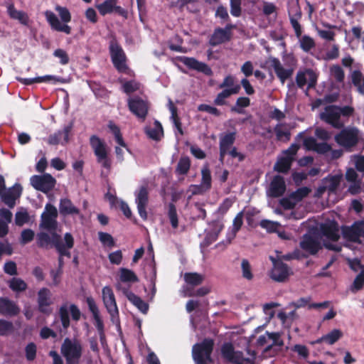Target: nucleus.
<instances>
[{
	"mask_svg": "<svg viewBox=\"0 0 364 364\" xmlns=\"http://www.w3.org/2000/svg\"><path fill=\"white\" fill-rule=\"evenodd\" d=\"M50 235L41 232L37 235V245L38 247L48 249L54 247L58 254L66 255L70 258L71 254L70 250L74 246V238L73 235L67 232L64 235L63 240L61 236L56 232H50Z\"/></svg>",
	"mask_w": 364,
	"mask_h": 364,
	"instance_id": "nucleus-1",
	"label": "nucleus"
},
{
	"mask_svg": "<svg viewBox=\"0 0 364 364\" xmlns=\"http://www.w3.org/2000/svg\"><path fill=\"white\" fill-rule=\"evenodd\" d=\"M55 11L63 23H61L58 16L51 11L47 10L45 11L44 15L46 21L49 23L51 28L58 32H63L68 35L71 33V27L67 23L71 21V14L66 7L61 6H56Z\"/></svg>",
	"mask_w": 364,
	"mask_h": 364,
	"instance_id": "nucleus-2",
	"label": "nucleus"
},
{
	"mask_svg": "<svg viewBox=\"0 0 364 364\" xmlns=\"http://www.w3.org/2000/svg\"><path fill=\"white\" fill-rule=\"evenodd\" d=\"M60 352L66 360V364H79L82 355V346L77 339L66 338L60 347Z\"/></svg>",
	"mask_w": 364,
	"mask_h": 364,
	"instance_id": "nucleus-3",
	"label": "nucleus"
},
{
	"mask_svg": "<svg viewBox=\"0 0 364 364\" xmlns=\"http://www.w3.org/2000/svg\"><path fill=\"white\" fill-rule=\"evenodd\" d=\"M213 346L214 341L210 338H205L201 343H196L192 348V356L196 364L212 363Z\"/></svg>",
	"mask_w": 364,
	"mask_h": 364,
	"instance_id": "nucleus-4",
	"label": "nucleus"
},
{
	"mask_svg": "<svg viewBox=\"0 0 364 364\" xmlns=\"http://www.w3.org/2000/svg\"><path fill=\"white\" fill-rule=\"evenodd\" d=\"M223 357L228 362L233 364H254L255 353L254 351H248L249 357L244 358L240 351H235L232 345L230 343H225L221 348Z\"/></svg>",
	"mask_w": 364,
	"mask_h": 364,
	"instance_id": "nucleus-5",
	"label": "nucleus"
},
{
	"mask_svg": "<svg viewBox=\"0 0 364 364\" xmlns=\"http://www.w3.org/2000/svg\"><path fill=\"white\" fill-rule=\"evenodd\" d=\"M90 143L93 151L97 156V161L105 168H110L111 161L108 158L107 147L104 141L97 136L92 135L90 138Z\"/></svg>",
	"mask_w": 364,
	"mask_h": 364,
	"instance_id": "nucleus-6",
	"label": "nucleus"
},
{
	"mask_svg": "<svg viewBox=\"0 0 364 364\" xmlns=\"http://www.w3.org/2000/svg\"><path fill=\"white\" fill-rule=\"evenodd\" d=\"M295 157L296 143H293L288 149L284 151L282 155L278 157L274 166V169L280 173L288 172Z\"/></svg>",
	"mask_w": 364,
	"mask_h": 364,
	"instance_id": "nucleus-7",
	"label": "nucleus"
},
{
	"mask_svg": "<svg viewBox=\"0 0 364 364\" xmlns=\"http://www.w3.org/2000/svg\"><path fill=\"white\" fill-rule=\"evenodd\" d=\"M57 218V208L54 205L48 203L45 207V212L41 215L40 226L49 232H55L58 227Z\"/></svg>",
	"mask_w": 364,
	"mask_h": 364,
	"instance_id": "nucleus-8",
	"label": "nucleus"
},
{
	"mask_svg": "<svg viewBox=\"0 0 364 364\" xmlns=\"http://www.w3.org/2000/svg\"><path fill=\"white\" fill-rule=\"evenodd\" d=\"M149 186L147 183L141 185L134 192L135 203L137 205V210L140 217L146 220L148 218L146 208L149 204Z\"/></svg>",
	"mask_w": 364,
	"mask_h": 364,
	"instance_id": "nucleus-9",
	"label": "nucleus"
},
{
	"mask_svg": "<svg viewBox=\"0 0 364 364\" xmlns=\"http://www.w3.org/2000/svg\"><path fill=\"white\" fill-rule=\"evenodd\" d=\"M257 343L259 346L264 347V352L271 350L276 351L279 348L283 346V341L279 333L266 332L259 336Z\"/></svg>",
	"mask_w": 364,
	"mask_h": 364,
	"instance_id": "nucleus-10",
	"label": "nucleus"
},
{
	"mask_svg": "<svg viewBox=\"0 0 364 364\" xmlns=\"http://www.w3.org/2000/svg\"><path fill=\"white\" fill-rule=\"evenodd\" d=\"M102 293L104 305L111 316V320L115 323L118 320L119 310L114 292L109 287L106 286L102 289Z\"/></svg>",
	"mask_w": 364,
	"mask_h": 364,
	"instance_id": "nucleus-11",
	"label": "nucleus"
},
{
	"mask_svg": "<svg viewBox=\"0 0 364 364\" xmlns=\"http://www.w3.org/2000/svg\"><path fill=\"white\" fill-rule=\"evenodd\" d=\"M335 141L345 148L355 146L358 142V131L355 128L344 129L335 136Z\"/></svg>",
	"mask_w": 364,
	"mask_h": 364,
	"instance_id": "nucleus-12",
	"label": "nucleus"
},
{
	"mask_svg": "<svg viewBox=\"0 0 364 364\" xmlns=\"http://www.w3.org/2000/svg\"><path fill=\"white\" fill-rule=\"evenodd\" d=\"M111 58L114 67L120 72H124L127 69L126 56L118 43L112 40L109 44Z\"/></svg>",
	"mask_w": 364,
	"mask_h": 364,
	"instance_id": "nucleus-13",
	"label": "nucleus"
},
{
	"mask_svg": "<svg viewBox=\"0 0 364 364\" xmlns=\"http://www.w3.org/2000/svg\"><path fill=\"white\" fill-rule=\"evenodd\" d=\"M55 179L50 174L46 173L42 176H33L31 178V184L36 190L43 193L51 191L55 184Z\"/></svg>",
	"mask_w": 364,
	"mask_h": 364,
	"instance_id": "nucleus-14",
	"label": "nucleus"
},
{
	"mask_svg": "<svg viewBox=\"0 0 364 364\" xmlns=\"http://www.w3.org/2000/svg\"><path fill=\"white\" fill-rule=\"evenodd\" d=\"M235 28V25L228 23L223 28H215L210 38L209 43L212 46H216L218 45L229 41L232 36L231 31Z\"/></svg>",
	"mask_w": 364,
	"mask_h": 364,
	"instance_id": "nucleus-15",
	"label": "nucleus"
},
{
	"mask_svg": "<svg viewBox=\"0 0 364 364\" xmlns=\"http://www.w3.org/2000/svg\"><path fill=\"white\" fill-rule=\"evenodd\" d=\"M118 0H104L103 2L96 5L100 14L105 16L107 14L115 13L124 18L127 17V11L117 5Z\"/></svg>",
	"mask_w": 364,
	"mask_h": 364,
	"instance_id": "nucleus-16",
	"label": "nucleus"
},
{
	"mask_svg": "<svg viewBox=\"0 0 364 364\" xmlns=\"http://www.w3.org/2000/svg\"><path fill=\"white\" fill-rule=\"evenodd\" d=\"M128 107L129 110L138 118L144 119L148 112L147 102L138 96L128 99Z\"/></svg>",
	"mask_w": 364,
	"mask_h": 364,
	"instance_id": "nucleus-17",
	"label": "nucleus"
},
{
	"mask_svg": "<svg viewBox=\"0 0 364 364\" xmlns=\"http://www.w3.org/2000/svg\"><path fill=\"white\" fill-rule=\"evenodd\" d=\"M269 259L273 264L270 277L276 282H284L289 275V267L273 256H269Z\"/></svg>",
	"mask_w": 364,
	"mask_h": 364,
	"instance_id": "nucleus-18",
	"label": "nucleus"
},
{
	"mask_svg": "<svg viewBox=\"0 0 364 364\" xmlns=\"http://www.w3.org/2000/svg\"><path fill=\"white\" fill-rule=\"evenodd\" d=\"M338 107L329 105L325 108V111L321 114V119L331 124L334 128L341 129L343 124L340 121Z\"/></svg>",
	"mask_w": 364,
	"mask_h": 364,
	"instance_id": "nucleus-19",
	"label": "nucleus"
},
{
	"mask_svg": "<svg viewBox=\"0 0 364 364\" xmlns=\"http://www.w3.org/2000/svg\"><path fill=\"white\" fill-rule=\"evenodd\" d=\"M342 233L348 241H358L360 237H364V220L355 222L350 227H343Z\"/></svg>",
	"mask_w": 364,
	"mask_h": 364,
	"instance_id": "nucleus-20",
	"label": "nucleus"
},
{
	"mask_svg": "<svg viewBox=\"0 0 364 364\" xmlns=\"http://www.w3.org/2000/svg\"><path fill=\"white\" fill-rule=\"evenodd\" d=\"M116 289L119 291H122V293L126 296L127 299L132 303L143 314H146L149 309V305L140 297L130 291L128 288L122 286L120 282H118L115 285Z\"/></svg>",
	"mask_w": 364,
	"mask_h": 364,
	"instance_id": "nucleus-21",
	"label": "nucleus"
},
{
	"mask_svg": "<svg viewBox=\"0 0 364 364\" xmlns=\"http://www.w3.org/2000/svg\"><path fill=\"white\" fill-rule=\"evenodd\" d=\"M285 191L286 183L284 178L277 175L273 177L267 189V196L272 198H278L282 196Z\"/></svg>",
	"mask_w": 364,
	"mask_h": 364,
	"instance_id": "nucleus-22",
	"label": "nucleus"
},
{
	"mask_svg": "<svg viewBox=\"0 0 364 364\" xmlns=\"http://www.w3.org/2000/svg\"><path fill=\"white\" fill-rule=\"evenodd\" d=\"M21 191V186L16 184L12 188L2 191L0 193V197L6 205L10 208H13L16 205V200L20 197Z\"/></svg>",
	"mask_w": 364,
	"mask_h": 364,
	"instance_id": "nucleus-23",
	"label": "nucleus"
},
{
	"mask_svg": "<svg viewBox=\"0 0 364 364\" xmlns=\"http://www.w3.org/2000/svg\"><path fill=\"white\" fill-rule=\"evenodd\" d=\"M320 231L322 235L331 241L336 242L340 238L338 224L335 220L322 223L320 225Z\"/></svg>",
	"mask_w": 364,
	"mask_h": 364,
	"instance_id": "nucleus-24",
	"label": "nucleus"
},
{
	"mask_svg": "<svg viewBox=\"0 0 364 364\" xmlns=\"http://www.w3.org/2000/svg\"><path fill=\"white\" fill-rule=\"evenodd\" d=\"M236 132H230L220 136V161L223 162L225 156L228 154V151H230L233 146V144L235 141Z\"/></svg>",
	"mask_w": 364,
	"mask_h": 364,
	"instance_id": "nucleus-25",
	"label": "nucleus"
},
{
	"mask_svg": "<svg viewBox=\"0 0 364 364\" xmlns=\"http://www.w3.org/2000/svg\"><path fill=\"white\" fill-rule=\"evenodd\" d=\"M267 65L274 70L277 77L284 82L293 74L292 68L285 69L282 67L280 61L275 58H269L266 61Z\"/></svg>",
	"mask_w": 364,
	"mask_h": 364,
	"instance_id": "nucleus-26",
	"label": "nucleus"
},
{
	"mask_svg": "<svg viewBox=\"0 0 364 364\" xmlns=\"http://www.w3.org/2000/svg\"><path fill=\"white\" fill-rule=\"evenodd\" d=\"M181 62L190 69L197 70L210 76L213 74L211 68L205 63L200 62L193 58L181 57Z\"/></svg>",
	"mask_w": 364,
	"mask_h": 364,
	"instance_id": "nucleus-27",
	"label": "nucleus"
},
{
	"mask_svg": "<svg viewBox=\"0 0 364 364\" xmlns=\"http://www.w3.org/2000/svg\"><path fill=\"white\" fill-rule=\"evenodd\" d=\"M52 304L51 292L47 288H42L38 292V309L43 314H50L49 306Z\"/></svg>",
	"mask_w": 364,
	"mask_h": 364,
	"instance_id": "nucleus-28",
	"label": "nucleus"
},
{
	"mask_svg": "<svg viewBox=\"0 0 364 364\" xmlns=\"http://www.w3.org/2000/svg\"><path fill=\"white\" fill-rule=\"evenodd\" d=\"M72 128V124H70L65 127L63 130H59L53 134L50 135L48 139V143L50 145L67 144L69 141V134Z\"/></svg>",
	"mask_w": 364,
	"mask_h": 364,
	"instance_id": "nucleus-29",
	"label": "nucleus"
},
{
	"mask_svg": "<svg viewBox=\"0 0 364 364\" xmlns=\"http://www.w3.org/2000/svg\"><path fill=\"white\" fill-rule=\"evenodd\" d=\"M301 247L311 255H316L322 247L321 242L315 237L305 235L301 242Z\"/></svg>",
	"mask_w": 364,
	"mask_h": 364,
	"instance_id": "nucleus-30",
	"label": "nucleus"
},
{
	"mask_svg": "<svg viewBox=\"0 0 364 364\" xmlns=\"http://www.w3.org/2000/svg\"><path fill=\"white\" fill-rule=\"evenodd\" d=\"M59 212L63 216H75L80 214L79 208L75 207L73 202L67 198L60 200Z\"/></svg>",
	"mask_w": 364,
	"mask_h": 364,
	"instance_id": "nucleus-31",
	"label": "nucleus"
},
{
	"mask_svg": "<svg viewBox=\"0 0 364 364\" xmlns=\"http://www.w3.org/2000/svg\"><path fill=\"white\" fill-rule=\"evenodd\" d=\"M20 312L19 307L13 301L6 298H0V314L14 316Z\"/></svg>",
	"mask_w": 364,
	"mask_h": 364,
	"instance_id": "nucleus-32",
	"label": "nucleus"
},
{
	"mask_svg": "<svg viewBox=\"0 0 364 364\" xmlns=\"http://www.w3.org/2000/svg\"><path fill=\"white\" fill-rule=\"evenodd\" d=\"M89 310L92 312L93 318L95 320V325L98 332L104 331L103 321L100 316V311L92 297H87L86 299Z\"/></svg>",
	"mask_w": 364,
	"mask_h": 364,
	"instance_id": "nucleus-33",
	"label": "nucleus"
},
{
	"mask_svg": "<svg viewBox=\"0 0 364 364\" xmlns=\"http://www.w3.org/2000/svg\"><path fill=\"white\" fill-rule=\"evenodd\" d=\"M343 336V333L339 329H333L328 333L321 336V338L316 339V341L311 342V344H319L323 342L328 344L333 345L336 342H337L341 337Z\"/></svg>",
	"mask_w": 364,
	"mask_h": 364,
	"instance_id": "nucleus-34",
	"label": "nucleus"
},
{
	"mask_svg": "<svg viewBox=\"0 0 364 364\" xmlns=\"http://www.w3.org/2000/svg\"><path fill=\"white\" fill-rule=\"evenodd\" d=\"M277 139L287 142L291 137V127L286 124H279L274 127Z\"/></svg>",
	"mask_w": 364,
	"mask_h": 364,
	"instance_id": "nucleus-35",
	"label": "nucleus"
},
{
	"mask_svg": "<svg viewBox=\"0 0 364 364\" xmlns=\"http://www.w3.org/2000/svg\"><path fill=\"white\" fill-rule=\"evenodd\" d=\"M238 93V90L237 87L232 88L231 90H223L220 92H219L215 98L214 99L213 103L217 106H223L228 105L227 99L229 98L231 95H235Z\"/></svg>",
	"mask_w": 364,
	"mask_h": 364,
	"instance_id": "nucleus-36",
	"label": "nucleus"
},
{
	"mask_svg": "<svg viewBox=\"0 0 364 364\" xmlns=\"http://www.w3.org/2000/svg\"><path fill=\"white\" fill-rule=\"evenodd\" d=\"M311 297L301 298L297 300V309L307 306L309 309H326L329 306L330 301H325L321 303H310Z\"/></svg>",
	"mask_w": 364,
	"mask_h": 364,
	"instance_id": "nucleus-37",
	"label": "nucleus"
},
{
	"mask_svg": "<svg viewBox=\"0 0 364 364\" xmlns=\"http://www.w3.org/2000/svg\"><path fill=\"white\" fill-rule=\"evenodd\" d=\"M202 181L200 187L198 188V191H194L193 193H198L203 191L209 190L211 187V175L210 171L208 166H204L201 170Z\"/></svg>",
	"mask_w": 364,
	"mask_h": 364,
	"instance_id": "nucleus-38",
	"label": "nucleus"
},
{
	"mask_svg": "<svg viewBox=\"0 0 364 364\" xmlns=\"http://www.w3.org/2000/svg\"><path fill=\"white\" fill-rule=\"evenodd\" d=\"M146 133L149 138L159 141L164 135V131L161 123L155 121L153 127H149L146 129Z\"/></svg>",
	"mask_w": 364,
	"mask_h": 364,
	"instance_id": "nucleus-39",
	"label": "nucleus"
},
{
	"mask_svg": "<svg viewBox=\"0 0 364 364\" xmlns=\"http://www.w3.org/2000/svg\"><path fill=\"white\" fill-rule=\"evenodd\" d=\"M7 11L11 18L18 20L23 25L28 24V16L25 12L16 9L13 4L8 6Z\"/></svg>",
	"mask_w": 364,
	"mask_h": 364,
	"instance_id": "nucleus-40",
	"label": "nucleus"
},
{
	"mask_svg": "<svg viewBox=\"0 0 364 364\" xmlns=\"http://www.w3.org/2000/svg\"><path fill=\"white\" fill-rule=\"evenodd\" d=\"M119 279L122 282L135 283L139 281L136 274L132 270L127 268L119 269Z\"/></svg>",
	"mask_w": 364,
	"mask_h": 364,
	"instance_id": "nucleus-41",
	"label": "nucleus"
},
{
	"mask_svg": "<svg viewBox=\"0 0 364 364\" xmlns=\"http://www.w3.org/2000/svg\"><path fill=\"white\" fill-rule=\"evenodd\" d=\"M184 280L189 285L198 286L203 282L204 276L196 272L186 273Z\"/></svg>",
	"mask_w": 364,
	"mask_h": 364,
	"instance_id": "nucleus-42",
	"label": "nucleus"
},
{
	"mask_svg": "<svg viewBox=\"0 0 364 364\" xmlns=\"http://www.w3.org/2000/svg\"><path fill=\"white\" fill-rule=\"evenodd\" d=\"M191 167V160L188 156H181L176 168V172L180 175L186 174Z\"/></svg>",
	"mask_w": 364,
	"mask_h": 364,
	"instance_id": "nucleus-43",
	"label": "nucleus"
},
{
	"mask_svg": "<svg viewBox=\"0 0 364 364\" xmlns=\"http://www.w3.org/2000/svg\"><path fill=\"white\" fill-rule=\"evenodd\" d=\"M279 204L284 210L293 209L296 205V191L280 199Z\"/></svg>",
	"mask_w": 364,
	"mask_h": 364,
	"instance_id": "nucleus-44",
	"label": "nucleus"
},
{
	"mask_svg": "<svg viewBox=\"0 0 364 364\" xmlns=\"http://www.w3.org/2000/svg\"><path fill=\"white\" fill-rule=\"evenodd\" d=\"M9 287L14 291L21 292L26 289L27 284L23 279L14 277L9 282Z\"/></svg>",
	"mask_w": 364,
	"mask_h": 364,
	"instance_id": "nucleus-45",
	"label": "nucleus"
},
{
	"mask_svg": "<svg viewBox=\"0 0 364 364\" xmlns=\"http://www.w3.org/2000/svg\"><path fill=\"white\" fill-rule=\"evenodd\" d=\"M299 46L304 52L308 53L315 48L316 43L311 37L304 35L299 38Z\"/></svg>",
	"mask_w": 364,
	"mask_h": 364,
	"instance_id": "nucleus-46",
	"label": "nucleus"
},
{
	"mask_svg": "<svg viewBox=\"0 0 364 364\" xmlns=\"http://www.w3.org/2000/svg\"><path fill=\"white\" fill-rule=\"evenodd\" d=\"M250 105V100L247 97H240L237 99L235 106L232 107L230 110L231 112H236L238 114H243L245 112L242 109L243 107H247Z\"/></svg>",
	"mask_w": 364,
	"mask_h": 364,
	"instance_id": "nucleus-47",
	"label": "nucleus"
},
{
	"mask_svg": "<svg viewBox=\"0 0 364 364\" xmlns=\"http://www.w3.org/2000/svg\"><path fill=\"white\" fill-rule=\"evenodd\" d=\"M237 87L238 92L240 90V86L235 84V77L231 75H227L223 80V82L218 85V88L223 90H231Z\"/></svg>",
	"mask_w": 364,
	"mask_h": 364,
	"instance_id": "nucleus-48",
	"label": "nucleus"
},
{
	"mask_svg": "<svg viewBox=\"0 0 364 364\" xmlns=\"http://www.w3.org/2000/svg\"><path fill=\"white\" fill-rule=\"evenodd\" d=\"M330 74L337 82H343L345 78L344 71L338 65H333L330 68Z\"/></svg>",
	"mask_w": 364,
	"mask_h": 364,
	"instance_id": "nucleus-49",
	"label": "nucleus"
},
{
	"mask_svg": "<svg viewBox=\"0 0 364 364\" xmlns=\"http://www.w3.org/2000/svg\"><path fill=\"white\" fill-rule=\"evenodd\" d=\"M242 276L244 279L250 281L253 279L252 267L247 259H242L241 262Z\"/></svg>",
	"mask_w": 364,
	"mask_h": 364,
	"instance_id": "nucleus-50",
	"label": "nucleus"
},
{
	"mask_svg": "<svg viewBox=\"0 0 364 364\" xmlns=\"http://www.w3.org/2000/svg\"><path fill=\"white\" fill-rule=\"evenodd\" d=\"M59 315L64 328H67L70 326V318L68 313V306L67 304H63L59 309Z\"/></svg>",
	"mask_w": 364,
	"mask_h": 364,
	"instance_id": "nucleus-51",
	"label": "nucleus"
},
{
	"mask_svg": "<svg viewBox=\"0 0 364 364\" xmlns=\"http://www.w3.org/2000/svg\"><path fill=\"white\" fill-rule=\"evenodd\" d=\"M110 131L114 135L116 141L122 147L127 148V144L123 140L119 128L114 124L110 122L108 125Z\"/></svg>",
	"mask_w": 364,
	"mask_h": 364,
	"instance_id": "nucleus-52",
	"label": "nucleus"
},
{
	"mask_svg": "<svg viewBox=\"0 0 364 364\" xmlns=\"http://www.w3.org/2000/svg\"><path fill=\"white\" fill-rule=\"evenodd\" d=\"M168 216L173 228H177L178 226V215L176 208L174 204L169 203Z\"/></svg>",
	"mask_w": 364,
	"mask_h": 364,
	"instance_id": "nucleus-53",
	"label": "nucleus"
},
{
	"mask_svg": "<svg viewBox=\"0 0 364 364\" xmlns=\"http://www.w3.org/2000/svg\"><path fill=\"white\" fill-rule=\"evenodd\" d=\"M364 286V268L355 277L351 286L352 291H358L363 288Z\"/></svg>",
	"mask_w": 364,
	"mask_h": 364,
	"instance_id": "nucleus-54",
	"label": "nucleus"
},
{
	"mask_svg": "<svg viewBox=\"0 0 364 364\" xmlns=\"http://www.w3.org/2000/svg\"><path fill=\"white\" fill-rule=\"evenodd\" d=\"M29 215L26 210H21L18 211L15 215V223L18 226H22L24 224L28 223Z\"/></svg>",
	"mask_w": 364,
	"mask_h": 364,
	"instance_id": "nucleus-55",
	"label": "nucleus"
},
{
	"mask_svg": "<svg viewBox=\"0 0 364 364\" xmlns=\"http://www.w3.org/2000/svg\"><path fill=\"white\" fill-rule=\"evenodd\" d=\"M14 330V327L12 322L0 319V336H6L11 333Z\"/></svg>",
	"mask_w": 364,
	"mask_h": 364,
	"instance_id": "nucleus-56",
	"label": "nucleus"
},
{
	"mask_svg": "<svg viewBox=\"0 0 364 364\" xmlns=\"http://www.w3.org/2000/svg\"><path fill=\"white\" fill-rule=\"evenodd\" d=\"M341 179L338 176H331L326 182V188L329 192H335L340 185Z\"/></svg>",
	"mask_w": 364,
	"mask_h": 364,
	"instance_id": "nucleus-57",
	"label": "nucleus"
},
{
	"mask_svg": "<svg viewBox=\"0 0 364 364\" xmlns=\"http://www.w3.org/2000/svg\"><path fill=\"white\" fill-rule=\"evenodd\" d=\"M259 225L266 229L268 232H273L277 230L279 227V223L277 222H273L268 220H262Z\"/></svg>",
	"mask_w": 364,
	"mask_h": 364,
	"instance_id": "nucleus-58",
	"label": "nucleus"
},
{
	"mask_svg": "<svg viewBox=\"0 0 364 364\" xmlns=\"http://www.w3.org/2000/svg\"><path fill=\"white\" fill-rule=\"evenodd\" d=\"M36 345L34 343H30L26 346V358L28 361H32L36 358Z\"/></svg>",
	"mask_w": 364,
	"mask_h": 364,
	"instance_id": "nucleus-59",
	"label": "nucleus"
},
{
	"mask_svg": "<svg viewBox=\"0 0 364 364\" xmlns=\"http://www.w3.org/2000/svg\"><path fill=\"white\" fill-rule=\"evenodd\" d=\"M198 110L200 112H208V113L213 114L214 116H216V117H219L221 114L220 111L218 108H216L215 107H212L208 105H205V104L200 105L198 107Z\"/></svg>",
	"mask_w": 364,
	"mask_h": 364,
	"instance_id": "nucleus-60",
	"label": "nucleus"
},
{
	"mask_svg": "<svg viewBox=\"0 0 364 364\" xmlns=\"http://www.w3.org/2000/svg\"><path fill=\"white\" fill-rule=\"evenodd\" d=\"M230 13L233 16L239 17L242 13L241 0H230Z\"/></svg>",
	"mask_w": 364,
	"mask_h": 364,
	"instance_id": "nucleus-61",
	"label": "nucleus"
},
{
	"mask_svg": "<svg viewBox=\"0 0 364 364\" xmlns=\"http://www.w3.org/2000/svg\"><path fill=\"white\" fill-rule=\"evenodd\" d=\"M279 306V304L276 302L267 303L263 305V311L268 316V318H272L275 314L274 308Z\"/></svg>",
	"mask_w": 364,
	"mask_h": 364,
	"instance_id": "nucleus-62",
	"label": "nucleus"
},
{
	"mask_svg": "<svg viewBox=\"0 0 364 364\" xmlns=\"http://www.w3.org/2000/svg\"><path fill=\"white\" fill-rule=\"evenodd\" d=\"M35 233L31 229H26L21 232V242L23 245L31 242L34 238Z\"/></svg>",
	"mask_w": 364,
	"mask_h": 364,
	"instance_id": "nucleus-63",
	"label": "nucleus"
},
{
	"mask_svg": "<svg viewBox=\"0 0 364 364\" xmlns=\"http://www.w3.org/2000/svg\"><path fill=\"white\" fill-rule=\"evenodd\" d=\"M305 72L306 77L307 78L308 88L314 87L317 81L316 74L313 70L311 69H308Z\"/></svg>",
	"mask_w": 364,
	"mask_h": 364,
	"instance_id": "nucleus-64",
	"label": "nucleus"
}]
</instances>
